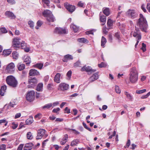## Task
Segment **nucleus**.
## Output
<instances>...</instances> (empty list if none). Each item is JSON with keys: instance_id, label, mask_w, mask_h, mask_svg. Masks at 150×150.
Here are the masks:
<instances>
[{"instance_id": "680f3d73", "label": "nucleus", "mask_w": 150, "mask_h": 150, "mask_svg": "<svg viewBox=\"0 0 150 150\" xmlns=\"http://www.w3.org/2000/svg\"><path fill=\"white\" fill-rule=\"evenodd\" d=\"M60 110V109L59 108H54L52 110V112L54 113H57Z\"/></svg>"}, {"instance_id": "423d86ee", "label": "nucleus", "mask_w": 150, "mask_h": 150, "mask_svg": "<svg viewBox=\"0 0 150 150\" xmlns=\"http://www.w3.org/2000/svg\"><path fill=\"white\" fill-rule=\"evenodd\" d=\"M35 92L34 91H29L27 93L26 96L27 100L30 102L33 100L35 98Z\"/></svg>"}, {"instance_id": "6e6d98bb", "label": "nucleus", "mask_w": 150, "mask_h": 150, "mask_svg": "<svg viewBox=\"0 0 150 150\" xmlns=\"http://www.w3.org/2000/svg\"><path fill=\"white\" fill-rule=\"evenodd\" d=\"M83 125V127L86 129H87L89 131L91 132V129L87 126L86 125L85 123L84 122H83L82 123Z\"/></svg>"}, {"instance_id": "e433bc0d", "label": "nucleus", "mask_w": 150, "mask_h": 150, "mask_svg": "<svg viewBox=\"0 0 150 150\" xmlns=\"http://www.w3.org/2000/svg\"><path fill=\"white\" fill-rule=\"evenodd\" d=\"M100 21L101 22L104 23L102 24V25H104L106 21V17L104 16H100Z\"/></svg>"}, {"instance_id": "a211bd4d", "label": "nucleus", "mask_w": 150, "mask_h": 150, "mask_svg": "<svg viewBox=\"0 0 150 150\" xmlns=\"http://www.w3.org/2000/svg\"><path fill=\"white\" fill-rule=\"evenodd\" d=\"M68 138V135L67 134H65L63 138L60 141V144L62 145H64L67 141Z\"/></svg>"}, {"instance_id": "3c124183", "label": "nucleus", "mask_w": 150, "mask_h": 150, "mask_svg": "<svg viewBox=\"0 0 150 150\" xmlns=\"http://www.w3.org/2000/svg\"><path fill=\"white\" fill-rule=\"evenodd\" d=\"M72 74V71L71 70L69 71L67 74V79L69 80L71 78Z\"/></svg>"}, {"instance_id": "4d7b16f0", "label": "nucleus", "mask_w": 150, "mask_h": 150, "mask_svg": "<svg viewBox=\"0 0 150 150\" xmlns=\"http://www.w3.org/2000/svg\"><path fill=\"white\" fill-rule=\"evenodd\" d=\"M92 76H93L95 79L97 80L98 78V72L95 73Z\"/></svg>"}, {"instance_id": "c756f323", "label": "nucleus", "mask_w": 150, "mask_h": 150, "mask_svg": "<svg viewBox=\"0 0 150 150\" xmlns=\"http://www.w3.org/2000/svg\"><path fill=\"white\" fill-rule=\"evenodd\" d=\"M70 28L74 30L75 33L77 32L79 30L78 27L73 24H71V25Z\"/></svg>"}, {"instance_id": "473e14b6", "label": "nucleus", "mask_w": 150, "mask_h": 150, "mask_svg": "<svg viewBox=\"0 0 150 150\" xmlns=\"http://www.w3.org/2000/svg\"><path fill=\"white\" fill-rule=\"evenodd\" d=\"M38 82L37 79L35 78H33L30 79L29 81V83L31 85H33V83L36 84Z\"/></svg>"}, {"instance_id": "5701e85b", "label": "nucleus", "mask_w": 150, "mask_h": 150, "mask_svg": "<svg viewBox=\"0 0 150 150\" xmlns=\"http://www.w3.org/2000/svg\"><path fill=\"white\" fill-rule=\"evenodd\" d=\"M127 98L129 101H132L133 100V98L131 95L127 91L124 92Z\"/></svg>"}, {"instance_id": "bb28decb", "label": "nucleus", "mask_w": 150, "mask_h": 150, "mask_svg": "<svg viewBox=\"0 0 150 150\" xmlns=\"http://www.w3.org/2000/svg\"><path fill=\"white\" fill-rule=\"evenodd\" d=\"M79 139H75L71 142L70 145L72 146H76L79 143Z\"/></svg>"}, {"instance_id": "393cba45", "label": "nucleus", "mask_w": 150, "mask_h": 150, "mask_svg": "<svg viewBox=\"0 0 150 150\" xmlns=\"http://www.w3.org/2000/svg\"><path fill=\"white\" fill-rule=\"evenodd\" d=\"M6 86H1L0 91V94L3 96H4L6 90Z\"/></svg>"}, {"instance_id": "79ce46f5", "label": "nucleus", "mask_w": 150, "mask_h": 150, "mask_svg": "<svg viewBox=\"0 0 150 150\" xmlns=\"http://www.w3.org/2000/svg\"><path fill=\"white\" fill-rule=\"evenodd\" d=\"M0 32L2 33H4L7 32V31L5 28L1 27L0 28Z\"/></svg>"}, {"instance_id": "1a4fd4ad", "label": "nucleus", "mask_w": 150, "mask_h": 150, "mask_svg": "<svg viewBox=\"0 0 150 150\" xmlns=\"http://www.w3.org/2000/svg\"><path fill=\"white\" fill-rule=\"evenodd\" d=\"M69 88V85L64 83H62L59 84L58 90L60 91H65L67 90Z\"/></svg>"}, {"instance_id": "aec40b11", "label": "nucleus", "mask_w": 150, "mask_h": 150, "mask_svg": "<svg viewBox=\"0 0 150 150\" xmlns=\"http://www.w3.org/2000/svg\"><path fill=\"white\" fill-rule=\"evenodd\" d=\"M23 60L26 64H30L31 62L30 57L27 55H25L23 57Z\"/></svg>"}, {"instance_id": "0e129e2a", "label": "nucleus", "mask_w": 150, "mask_h": 150, "mask_svg": "<svg viewBox=\"0 0 150 150\" xmlns=\"http://www.w3.org/2000/svg\"><path fill=\"white\" fill-rule=\"evenodd\" d=\"M96 80V79H95L94 78H93V77L92 76H91L89 79V81L90 82H92L95 81V80Z\"/></svg>"}, {"instance_id": "412c9836", "label": "nucleus", "mask_w": 150, "mask_h": 150, "mask_svg": "<svg viewBox=\"0 0 150 150\" xmlns=\"http://www.w3.org/2000/svg\"><path fill=\"white\" fill-rule=\"evenodd\" d=\"M73 57L71 55L69 54H67L64 56L63 59V61L64 62H67L68 60L72 59Z\"/></svg>"}, {"instance_id": "2f4dec72", "label": "nucleus", "mask_w": 150, "mask_h": 150, "mask_svg": "<svg viewBox=\"0 0 150 150\" xmlns=\"http://www.w3.org/2000/svg\"><path fill=\"white\" fill-rule=\"evenodd\" d=\"M107 40L103 36H102L101 40V46L103 47H105V45L106 43Z\"/></svg>"}, {"instance_id": "5fc2aeb1", "label": "nucleus", "mask_w": 150, "mask_h": 150, "mask_svg": "<svg viewBox=\"0 0 150 150\" xmlns=\"http://www.w3.org/2000/svg\"><path fill=\"white\" fill-rule=\"evenodd\" d=\"M12 125L11 126V127L13 129H16L18 126V124H16L14 122H13Z\"/></svg>"}, {"instance_id": "49530a36", "label": "nucleus", "mask_w": 150, "mask_h": 150, "mask_svg": "<svg viewBox=\"0 0 150 150\" xmlns=\"http://www.w3.org/2000/svg\"><path fill=\"white\" fill-rule=\"evenodd\" d=\"M62 129L61 128H60L59 127H57L54 129H53L52 131V132L53 133H55L56 132L59 131Z\"/></svg>"}, {"instance_id": "9b49d317", "label": "nucleus", "mask_w": 150, "mask_h": 150, "mask_svg": "<svg viewBox=\"0 0 150 150\" xmlns=\"http://www.w3.org/2000/svg\"><path fill=\"white\" fill-rule=\"evenodd\" d=\"M54 32L57 34H65L67 33L68 30L65 28H63L60 27H57L55 28Z\"/></svg>"}, {"instance_id": "6e6552de", "label": "nucleus", "mask_w": 150, "mask_h": 150, "mask_svg": "<svg viewBox=\"0 0 150 150\" xmlns=\"http://www.w3.org/2000/svg\"><path fill=\"white\" fill-rule=\"evenodd\" d=\"M21 39L18 38H14L13 39L12 46L14 47L19 48L20 47V40Z\"/></svg>"}, {"instance_id": "f8f14e48", "label": "nucleus", "mask_w": 150, "mask_h": 150, "mask_svg": "<svg viewBox=\"0 0 150 150\" xmlns=\"http://www.w3.org/2000/svg\"><path fill=\"white\" fill-rule=\"evenodd\" d=\"M82 71H86L88 72H90L91 73L95 72L96 71V69H92L91 67L90 66H84L82 67L81 70Z\"/></svg>"}, {"instance_id": "a18cd8bd", "label": "nucleus", "mask_w": 150, "mask_h": 150, "mask_svg": "<svg viewBox=\"0 0 150 150\" xmlns=\"http://www.w3.org/2000/svg\"><path fill=\"white\" fill-rule=\"evenodd\" d=\"M11 107L10 105L9 104L8 105H5L4 108H3V109H4V110H5L7 111L9 109H10Z\"/></svg>"}, {"instance_id": "603ef678", "label": "nucleus", "mask_w": 150, "mask_h": 150, "mask_svg": "<svg viewBox=\"0 0 150 150\" xmlns=\"http://www.w3.org/2000/svg\"><path fill=\"white\" fill-rule=\"evenodd\" d=\"M28 24L30 28H33L34 27V23L33 21H29Z\"/></svg>"}, {"instance_id": "4468645a", "label": "nucleus", "mask_w": 150, "mask_h": 150, "mask_svg": "<svg viewBox=\"0 0 150 150\" xmlns=\"http://www.w3.org/2000/svg\"><path fill=\"white\" fill-rule=\"evenodd\" d=\"M45 130L43 129H39L38 131L37 136L36 137L37 139H41L45 133Z\"/></svg>"}, {"instance_id": "c9c22d12", "label": "nucleus", "mask_w": 150, "mask_h": 150, "mask_svg": "<svg viewBox=\"0 0 150 150\" xmlns=\"http://www.w3.org/2000/svg\"><path fill=\"white\" fill-rule=\"evenodd\" d=\"M12 57L13 59H17L18 57V54L16 51H14L12 53Z\"/></svg>"}, {"instance_id": "b1692460", "label": "nucleus", "mask_w": 150, "mask_h": 150, "mask_svg": "<svg viewBox=\"0 0 150 150\" xmlns=\"http://www.w3.org/2000/svg\"><path fill=\"white\" fill-rule=\"evenodd\" d=\"M17 67L19 71H21L25 69V65L23 64H21V63H18L17 65Z\"/></svg>"}, {"instance_id": "37998d69", "label": "nucleus", "mask_w": 150, "mask_h": 150, "mask_svg": "<svg viewBox=\"0 0 150 150\" xmlns=\"http://www.w3.org/2000/svg\"><path fill=\"white\" fill-rule=\"evenodd\" d=\"M116 134V132L115 131H114L113 132V135H111V133L110 132H109L108 133V135L109 136H110L109 139H111L112 138V137L113 136H115Z\"/></svg>"}, {"instance_id": "052dcab7", "label": "nucleus", "mask_w": 150, "mask_h": 150, "mask_svg": "<svg viewBox=\"0 0 150 150\" xmlns=\"http://www.w3.org/2000/svg\"><path fill=\"white\" fill-rule=\"evenodd\" d=\"M81 65V64L80 62L79 61H78L74 63V67H80Z\"/></svg>"}, {"instance_id": "f704fd0d", "label": "nucleus", "mask_w": 150, "mask_h": 150, "mask_svg": "<svg viewBox=\"0 0 150 150\" xmlns=\"http://www.w3.org/2000/svg\"><path fill=\"white\" fill-rule=\"evenodd\" d=\"M52 106V103H50L45 105L44 106H42V109H48L50 108Z\"/></svg>"}, {"instance_id": "f3484780", "label": "nucleus", "mask_w": 150, "mask_h": 150, "mask_svg": "<svg viewBox=\"0 0 150 150\" xmlns=\"http://www.w3.org/2000/svg\"><path fill=\"white\" fill-rule=\"evenodd\" d=\"M29 74L30 76H34L39 75V73L36 69H32L30 70Z\"/></svg>"}, {"instance_id": "9d476101", "label": "nucleus", "mask_w": 150, "mask_h": 150, "mask_svg": "<svg viewBox=\"0 0 150 150\" xmlns=\"http://www.w3.org/2000/svg\"><path fill=\"white\" fill-rule=\"evenodd\" d=\"M126 15L132 19L135 18L138 16V14L134 10L129 9L126 12Z\"/></svg>"}, {"instance_id": "4be33fe9", "label": "nucleus", "mask_w": 150, "mask_h": 150, "mask_svg": "<svg viewBox=\"0 0 150 150\" xmlns=\"http://www.w3.org/2000/svg\"><path fill=\"white\" fill-rule=\"evenodd\" d=\"M33 146V144L32 143H30L27 144L24 148V150H30Z\"/></svg>"}, {"instance_id": "39448f33", "label": "nucleus", "mask_w": 150, "mask_h": 150, "mask_svg": "<svg viewBox=\"0 0 150 150\" xmlns=\"http://www.w3.org/2000/svg\"><path fill=\"white\" fill-rule=\"evenodd\" d=\"M132 35L136 39H137V43L135 45V47H136L139 42V40L141 38V34L140 32V31L138 28H136L134 31L133 32H132Z\"/></svg>"}, {"instance_id": "bf43d9fd", "label": "nucleus", "mask_w": 150, "mask_h": 150, "mask_svg": "<svg viewBox=\"0 0 150 150\" xmlns=\"http://www.w3.org/2000/svg\"><path fill=\"white\" fill-rule=\"evenodd\" d=\"M6 145L4 144H2L0 146V150H5Z\"/></svg>"}, {"instance_id": "72a5a7b5", "label": "nucleus", "mask_w": 150, "mask_h": 150, "mask_svg": "<svg viewBox=\"0 0 150 150\" xmlns=\"http://www.w3.org/2000/svg\"><path fill=\"white\" fill-rule=\"evenodd\" d=\"M43 64L42 63H38L33 65V67L37 68L39 69H41L43 66Z\"/></svg>"}, {"instance_id": "c03bdc74", "label": "nucleus", "mask_w": 150, "mask_h": 150, "mask_svg": "<svg viewBox=\"0 0 150 150\" xmlns=\"http://www.w3.org/2000/svg\"><path fill=\"white\" fill-rule=\"evenodd\" d=\"M107 66V64L104 62H102L100 64H98V66L99 67L102 68L106 67Z\"/></svg>"}, {"instance_id": "dca6fc26", "label": "nucleus", "mask_w": 150, "mask_h": 150, "mask_svg": "<svg viewBox=\"0 0 150 150\" xmlns=\"http://www.w3.org/2000/svg\"><path fill=\"white\" fill-rule=\"evenodd\" d=\"M5 15L8 17L10 18L11 19L15 18L16 17L14 14L10 11H6L5 13Z\"/></svg>"}, {"instance_id": "a878e982", "label": "nucleus", "mask_w": 150, "mask_h": 150, "mask_svg": "<svg viewBox=\"0 0 150 150\" xmlns=\"http://www.w3.org/2000/svg\"><path fill=\"white\" fill-rule=\"evenodd\" d=\"M43 84L42 83H39L37 85L36 90L38 91H42L43 90Z\"/></svg>"}, {"instance_id": "2eb2a0df", "label": "nucleus", "mask_w": 150, "mask_h": 150, "mask_svg": "<svg viewBox=\"0 0 150 150\" xmlns=\"http://www.w3.org/2000/svg\"><path fill=\"white\" fill-rule=\"evenodd\" d=\"M20 47L22 49L24 50V51L26 52H28L30 51V48L28 46H27V44L24 41H22L20 44Z\"/></svg>"}, {"instance_id": "ddd939ff", "label": "nucleus", "mask_w": 150, "mask_h": 150, "mask_svg": "<svg viewBox=\"0 0 150 150\" xmlns=\"http://www.w3.org/2000/svg\"><path fill=\"white\" fill-rule=\"evenodd\" d=\"M64 6L68 11L71 13H72L75 9V7L74 6L70 5L68 3H65Z\"/></svg>"}, {"instance_id": "20e7f679", "label": "nucleus", "mask_w": 150, "mask_h": 150, "mask_svg": "<svg viewBox=\"0 0 150 150\" xmlns=\"http://www.w3.org/2000/svg\"><path fill=\"white\" fill-rule=\"evenodd\" d=\"M6 81L9 86L13 88L16 87L18 84L17 80L12 76H8L6 79Z\"/></svg>"}, {"instance_id": "0eeeda50", "label": "nucleus", "mask_w": 150, "mask_h": 150, "mask_svg": "<svg viewBox=\"0 0 150 150\" xmlns=\"http://www.w3.org/2000/svg\"><path fill=\"white\" fill-rule=\"evenodd\" d=\"M15 69L14 64L13 62H11L6 66V71L8 73H12L14 72Z\"/></svg>"}, {"instance_id": "7ed1b4c3", "label": "nucleus", "mask_w": 150, "mask_h": 150, "mask_svg": "<svg viewBox=\"0 0 150 150\" xmlns=\"http://www.w3.org/2000/svg\"><path fill=\"white\" fill-rule=\"evenodd\" d=\"M42 15L46 17L47 21L49 22H53L55 20L52 12L49 10H44L42 12Z\"/></svg>"}, {"instance_id": "774afa93", "label": "nucleus", "mask_w": 150, "mask_h": 150, "mask_svg": "<svg viewBox=\"0 0 150 150\" xmlns=\"http://www.w3.org/2000/svg\"><path fill=\"white\" fill-rule=\"evenodd\" d=\"M23 146V144H20L18 146L17 150H22V149Z\"/></svg>"}, {"instance_id": "6ab92c4d", "label": "nucleus", "mask_w": 150, "mask_h": 150, "mask_svg": "<svg viewBox=\"0 0 150 150\" xmlns=\"http://www.w3.org/2000/svg\"><path fill=\"white\" fill-rule=\"evenodd\" d=\"M61 76V74L60 73H57L55 76L54 78V81L57 83H59L60 82V78Z\"/></svg>"}, {"instance_id": "8fccbe9b", "label": "nucleus", "mask_w": 150, "mask_h": 150, "mask_svg": "<svg viewBox=\"0 0 150 150\" xmlns=\"http://www.w3.org/2000/svg\"><path fill=\"white\" fill-rule=\"evenodd\" d=\"M146 91V89H143L142 90H138L136 91V93L137 94H141L145 92Z\"/></svg>"}, {"instance_id": "de8ad7c7", "label": "nucleus", "mask_w": 150, "mask_h": 150, "mask_svg": "<svg viewBox=\"0 0 150 150\" xmlns=\"http://www.w3.org/2000/svg\"><path fill=\"white\" fill-rule=\"evenodd\" d=\"M115 89L116 93L118 94H120L121 93V90L119 86H115Z\"/></svg>"}, {"instance_id": "7c9ffc66", "label": "nucleus", "mask_w": 150, "mask_h": 150, "mask_svg": "<svg viewBox=\"0 0 150 150\" xmlns=\"http://www.w3.org/2000/svg\"><path fill=\"white\" fill-rule=\"evenodd\" d=\"M11 53V51L10 50H4L3 52V55L5 56L9 55Z\"/></svg>"}, {"instance_id": "13d9d810", "label": "nucleus", "mask_w": 150, "mask_h": 150, "mask_svg": "<svg viewBox=\"0 0 150 150\" xmlns=\"http://www.w3.org/2000/svg\"><path fill=\"white\" fill-rule=\"evenodd\" d=\"M95 31L94 30H92L86 32V33L87 35L91 34L93 35V31Z\"/></svg>"}, {"instance_id": "09e8293b", "label": "nucleus", "mask_w": 150, "mask_h": 150, "mask_svg": "<svg viewBox=\"0 0 150 150\" xmlns=\"http://www.w3.org/2000/svg\"><path fill=\"white\" fill-rule=\"evenodd\" d=\"M85 5V4L82 2L81 1H79L78 4V6L80 7H82L84 8Z\"/></svg>"}, {"instance_id": "f257e3e1", "label": "nucleus", "mask_w": 150, "mask_h": 150, "mask_svg": "<svg viewBox=\"0 0 150 150\" xmlns=\"http://www.w3.org/2000/svg\"><path fill=\"white\" fill-rule=\"evenodd\" d=\"M139 17L137 25L139 27L142 31L146 32L148 25L146 19L142 14H140Z\"/></svg>"}, {"instance_id": "f03ea898", "label": "nucleus", "mask_w": 150, "mask_h": 150, "mask_svg": "<svg viewBox=\"0 0 150 150\" xmlns=\"http://www.w3.org/2000/svg\"><path fill=\"white\" fill-rule=\"evenodd\" d=\"M138 73L134 68H132L130 70L129 74V80L132 83H136L138 80Z\"/></svg>"}, {"instance_id": "4c0bfd02", "label": "nucleus", "mask_w": 150, "mask_h": 150, "mask_svg": "<svg viewBox=\"0 0 150 150\" xmlns=\"http://www.w3.org/2000/svg\"><path fill=\"white\" fill-rule=\"evenodd\" d=\"M103 13L106 16H109L110 14L109 9L108 8H106L103 10Z\"/></svg>"}, {"instance_id": "a19ab883", "label": "nucleus", "mask_w": 150, "mask_h": 150, "mask_svg": "<svg viewBox=\"0 0 150 150\" xmlns=\"http://www.w3.org/2000/svg\"><path fill=\"white\" fill-rule=\"evenodd\" d=\"M107 23L108 27L110 28L112 25L113 21L110 19H109L108 20Z\"/></svg>"}, {"instance_id": "c85d7f7f", "label": "nucleus", "mask_w": 150, "mask_h": 150, "mask_svg": "<svg viewBox=\"0 0 150 150\" xmlns=\"http://www.w3.org/2000/svg\"><path fill=\"white\" fill-rule=\"evenodd\" d=\"M33 120L32 117H30L26 120L25 123L27 125H30L33 122Z\"/></svg>"}, {"instance_id": "69168bd1", "label": "nucleus", "mask_w": 150, "mask_h": 150, "mask_svg": "<svg viewBox=\"0 0 150 150\" xmlns=\"http://www.w3.org/2000/svg\"><path fill=\"white\" fill-rule=\"evenodd\" d=\"M42 116V114L41 113H39L36 115L35 116V118H37L38 117L39 118H40Z\"/></svg>"}, {"instance_id": "e2e57ef3", "label": "nucleus", "mask_w": 150, "mask_h": 150, "mask_svg": "<svg viewBox=\"0 0 150 150\" xmlns=\"http://www.w3.org/2000/svg\"><path fill=\"white\" fill-rule=\"evenodd\" d=\"M108 39L110 42H112V34H109V35Z\"/></svg>"}, {"instance_id": "864d4df0", "label": "nucleus", "mask_w": 150, "mask_h": 150, "mask_svg": "<svg viewBox=\"0 0 150 150\" xmlns=\"http://www.w3.org/2000/svg\"><path fill=\"white\" fill-rule=\"evenodd\" d=\"M142 47L141 49L142 50L143 52H144L146 51V45L144 43H142Z\"/></svg>"}, {"instance_id": "338daca9", "label": "nucleus", "mask_w": 150, "mask_h": 150, "mask_svg": "<svg viewBox=\"0 0 150 150\" xmlns=\"http://www.w3.org/2000/svg\"><path fill=\"white\" fill-rule=\"evenodd\" d=\"M21 114L20 113H17L15 115L14 118L15 119L21 117Z\"/></svg>"}, {"instance_id": "58836bf2", "label": "nucleus", "mask_w": 150, "mask_h": 150, "mask_svg": "<svg viewBox=\"0 0 150 150\" xmlns=\"http://www.w3.org/2000/svg\"><path fill=\"white\" fill-rule=\"evenodd\" d=\"M50 1H42V3L43 4L44 7H45L46 5L47 6H50Z\"/></svg>"}, {"instance_id": "cd10ccee", "label": "nucleus", "mask_w": 150, "mask_h": 150, "mask_svg": "<svg viewBox=\"0 0 150 150\" xmlns=\"http://www.w3.org/2000/svg\"><path fill=\"white\" fill-rule=\"evenodd\" d=\"M77 41L81 43H88V42L86 39L84 38H81L78 39Z\"/></svg>"}, {"instance_id": "ea45409f", "label": "nucleus", "mask_w": 150, "mask_h": 150, "mask_svg": "<svg viewBox=\"0 0 150 150\" xmlns=\"http://www.w3.org/2000/svg\"><path fill=\"white\" fill-rule=\"evenodd\" d=\"M26 135L27 138L28 139H32L33 138V136L31 132H28Z\"/></svg>"}]
</instances>
